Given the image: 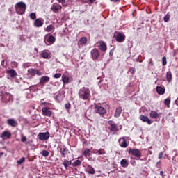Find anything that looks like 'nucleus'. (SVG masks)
I'll use <instances>...</instances> for the list:
<instances>
[{"label": "nucleus", "mask_w": 178, "mask_h": 178, "mask_svg": "<svg viewBox=\"0 0 178 178\" xmlns=\"http://www.w3.org/2000/svg\"><path fill=\"white\" fill-rule=\"evenodd\" d=\"M78 95L81 99L83 101H87V99H90V97H91V94L90 93V89L88 88L83 87L81 88L78 92Z\"/></svg>", "instance_id": "f257e3e1"}, {"label": "nucleus", "mask_w": 178, "mask_h": 178, "mask_svg": "<svg viewBox=\"0 0 178 178\" xmlns=\"http://www.w3.org/2000/svg\"><path fill=\"white\" fill-rule=\"evenodd\" d=\"M15 12L17 15H24L26 13V9L27 8V6L23 1H19L17 3L15 6Z\"/></svg>", "instance_id": "f03ea898"}, {"label": "nucleus", "mask_w": 178, "mask_h": 178, "mask_svg": "<svg viewBox=\"0 0 178 178\" xmlns=\"http://www.w3.org/2000/svg\"><path fill=\"white\" fill-rule=\"evenodd\" d=\"M128 153L131 154L132 156H136V158H141L143 156L141 151H140V149H138L130 148Z\"/></svg>", "instance_id": "7ed1b4c3"}, {"label": "nucleus", "mask_w": 178, "mask_h": 178, "mask_svg": "<svg viewBox=\"0 0 178 178\" xmlns=\"http://www.w3.org/2000/svg\"><path fill=\"white\" fill-rule=\"evenodd\" d=\"M108 124H109L108 129L110 130V131H113L114 133L119 131L118 125L115 123H114L113 121H112V120L108 121Z\"/></svg>", "instance_id": "20e7f679"}, {"label": "nucleus", "mask_w": 178, "mask_h": 178, "mask_svg": "<svg viewBox=\"0 0 178 178\" xmlns=\"http://www.w3.org/2000/svg\"><path fill=\"white\" fill-rule=\"evenodd\" d=\"M90 55L93 60H97L98 58H99L101 53L99 52V50H98V49H93L90 51Z\"/></svg>", "instance_id": "39448f33"}, {"label": "nucleus", "mask_w": 178, "mask_h": 178, "mask_svg": "<svg viewBox=\"0 0 178 178\" xmlns=\"http://www.w3.org/2000/svg\"><path fill=\"white\" fill-rule=\"evenodd\" d=\"M38 137L40 141H47L49 139V132L40 133Z\"/></svg>", "instance_id": "423d86ee"}, {"label": "nucleus", "mask_w": 178, "mask_h": 178, "mask_svg": "<svg viewBox=\"0 0 178 178\" xmlns=\"http://www.w3.org/2000/svg\"><path fill=\"white\" fill-rule=\"evenodd\" d=\"M51 10L54 13H58L59 10H62V6L58 3H54L51 7Z\"/></svg>", "instance_id": "0eeeda50"}, {"label": "nucleus", "mask_w": 178, "mask_h": 178, "mask_svg": "<svg viewBox=\"0 0 178 178\" xmlns=\"http://www.w3.org/2000/svg\"><path fill=\"white\" fill-rule=\"evenodd\" d=\"M28 73L31 75V76H35V74H37V76H42V73L41 72V71H40V70H37V69H34V68H30L28 70Z\"/></svg>", "instance_id": "6e6552de"}, {"label": "nucleus", "mask_w": 178, "mask_h": 178, "mask_svg": "<svg viewBox=\"0 0 178 178\" xmlns=\"http://www.w3.org/2000/svg\"><path fill=\"white\" fill-rule=\"evenodd\" d=\"M126 40V35L122 33H117L115 36V41L117 42H124V40Z\"/></svg>", "instance_id": "1a4fd4ad"}, {"label": "nucleus", "mask_w": 178, "mask_h": 178, "mask_svg": "<svg viewBox=\"0 0 178 178\" xmlns=\"http://www.w3.org/2000/svg\"><path fill=\"white\" fill-rule=\"evenodd\" d=\"M95 109L96 111V113H99V115H105V113H106V110L105 109V108L99 105L96 104L95 106Z\"/></svg>", "instance_id": "9d476101"}, {"label": "nucleus", "mask_w": 178, "mask_h": 178, "mask_svg": "<svg viewBox=\"0 0 178 178\" xmlns=\"http://www.w3.org/2000/svg\"><path fill=\"white\" fill-rule=\"evenodd\" d=\"M42 113L43 116H47L48 118H51L52 116V111L49 110L48 107H44L42 108Z\"/></svg>", "instance_id": "9b49d317"}, {"label": "nucleus", "mask_w": 178, "mask_h": 178, "mask_svg": "<svg viewBox=\"0 0 178 178\" xmlns=\"http://www.w3.org/2000/svg\"><path fill=\"white\" fill-rule=\"evenodd\" d=\"M149 117L152 119H155V122H159L161 120L160 115L158 113H156V111H151L149 113Z\"/></svg>", "instance_id": "f8f14e48"}, {"label": "nucleus", "mask_w": 178, "mask_h": 178, "mask_svg": "<svg viewBox=\"0 0 178 178\" xmlns=\"http://www.w3.org/2000/svg\"><path fill=\"white\" fill-rule=\"evenodd\" d=\"M44 25V20H42V18H38L36 20H35L33 23V26L35 27H42Z\"/></svg>", "instance_id": "ddd939ff"}, {"label": "nucleus", "mask_w": 178, "mask_h": 178, "mask_svg": "<svg viewBox=\"0 0 178 178\" xmlns=\"http://www.w3.org/2000/svg\"><path fill=\"white\" fill-rule=\"evenodd\" d=\"M3 99L5 102H9V101L13 100V96L10 93H4L3 95Z\"/></svg>", "instance_id": "4468645a"}, {"label": "nucleus", "mask_w": 178, "mask_h": 178, "mask_svg": "<svg viewBox=\"0 0 178 178\" xmlns=\"http://www.w3.org/2000/svg\"><path fill=\"white\" fill-rule=\"evenodd\" d=\"M8 126H10V127H16L17 126V121L13 118H10L7 120Z\"/></svg>", "instance_id": "2eb2a0df"}, {"label": "nucleus", "mask_w": 178, "mask_h": 178, "mask_svg": "<svg viewBox=\"0 0 178 178\" xmlns=\"http://www.w3.org/2000/svg\"><path fill=\"white\" fill-rule=\"evenodd\" d=\"M119 144L122 148H127L129 145L127 144V142L126 141V139L124 138H121L118 140Z\"/></svg>", "instance_id": "dca6fc26"}, {"label": "nucleus", "mask_w": 178, "mask_h": 178, "mask_svg": "<svg viewBox=\"0 0 178 178\" xmlns=\"http://www.w3.org/2000/svg\"><path fill=\"white\" fill-rule=\"evenodd\" d=\"M50 78L47 76H42L40 79V84L41 86H44V84H47V83H49Z\"/></svg>", "instance_id": "f3484780"}, {"label": "nucleus", "mask_w": 178, "mask_h": 178, "mask_svg": "<svg viewBox=\"0 0 178 178\" xmlns=\"http://www.w3.org/2000/svg\"><path fill=\"white\" fill-rule=\"evenodd\" d=\"M140 119L142 122L147 123V124H152V121L147 116L142 115L140 116Z\"/></svg>", "instance_id": "a211bd4d"}, {"label": "nucleus", "mask_w": 178, "mask_h": 178, "mask_svg": "<svg viewBox=\"0 0 178 178\" xmlns=\"http://www.w3.org/2000/svg\"><path fill=\"white\" fill-rule=\"evenodd\" d=\"M12 137V134L9 131H4L1 133V138H7L9 139Z\"/></svg>", "instance_id": "6ab92c4d"}, {"label": "nucleus", "mask_w": 178, "mask_h": 178, "mask_svg": "<svg viewBox=\"0 0 178 178\" xmlns=\"http://www.w3.org/2000/svg\"><path fill=\"white\" fill-rule=\"evenodd\" d=\"M99 48L102 52H106L107 47H106V43L104 41H100L99 42Z\"/></svg>", "instance_id": "aec40b11"}, {"label": "nucleus", "mask_w": 178, "mask_h": 178, "mask_svg": "<svg viewBox=\"0 0 178 178\" xmlns=\"http://www.w3.org/2000/svg\"><path fill=\"white\" fill-rule=\"evenodd\" d=\"M86 172L89 173V175H95V169H94V168H92L91 165L87 166Z\"/></svg>", "instance_id": "412c9836"}, {"label": "nucleus", "mask_w": 178, "mask_h": 178, "mask_svg": "<svg viewBox=\"0 0 178 178\" xmlns=\"http://www.w3.org/2000/svg\"><path fill=\"white\" fill-rule=\"evenodd\" d=\"M120 115H122V108L120 106H119L115 109V113L114 114V117L119 118V116H120Z\"/></svg>", "instance_id": "4be33fe9"}, {"label": "nucleus", "mask_w": 178, "mask_h": 178, "mask_svg": "<svg viewBox=\"0 0 178 178\" xmlns=\"http://www.w3.org/2000/svg\"><path fill=\"white\" fill-rule=\"evenodd\" d=\"M63 165L65 169H66V170H67L69 166H70V165H72V161L64 160Z\"/></svg>", "instance_id": "5701e85b"}, {"label": "nucleus", "mask_w": 178, "mask_h": 178, "mask_svg": "<svg viewBox=\"0 0 178 178\" xmlns=\"http://www.w3.org/2000/svg\"><path fill=\"white\" fill-rule=\"evenodd\" d=\"M87 44V38L86 37H82L78 42V45H84Z\"/></svg>", "instance_id": "b1692460"}, {"label": "nucleus", "mask_w": 178, "mask_h": 178, "mask_svg": "<svg viewBox=\"0 0 178 178\" xmlns=\"http://www.w3.org/2000/svg\"><path fill=\"white\" fill-rule=\"evenodd\" d=\"M156 90L160 95H163V94H165V88H162L161 86H157Z\"/></svg>", "instance_id": "393cba45"}, {"label": "nucleus", "mask_w": 178, "mask_h": 178, "mask_svg": "<svg viewBox=\"0 0 178 178\" xmlns=\"http://www.w3.org/2000/svg\"><path fill=\"white\" fill-rule=\"evenodd\" d=\"M120 165L122 168H127L129 166V162H127L126 159H123L120 161Z\"/></svg>", "instance_id": "a878e982"}, {"label": "nucleus", "mask_w": 178, "mask_h": 178, "mask_svg": "<svg viewBox=\"0 0 178 178\" xmlns=\"http://www.w3.org/2000/svg\"><path fill=\"white\" fill-rule=\"evenodd\" d=\"M8 74L10 75V77H16L17 76V73L13 69L8 70Z\"/></svg>", "instance_id": "bb28decb"}, {"label": "nucleus", "mask_w": 178, "mask_h": 178, "mask_svg": "<svg viewBox=\"0 0 178 178\" xmlns=\"http://www.w3.org/2000/svg\"><path fill=\"white\" fill-rule=\"evenodd\" d=\"M56 40L55 37L51 35L48 38L47 42H49V45H52V44L55 42Z\"/></svg>", "instance_id": "cd10ccee"}, {"label": "nucleus", "mask_w": 178, "mask_h": 178, "mask_svg": "<svg viewBox=\"0 0 178 178\" xmlns=\"http://www.w3.org/2000/svg\"><path fill=\"white\" fill-rule=\"evenodd\" d=\"M67 151H69V149H67L66 148V147H64L63 149L60 147V152L61 156H63V158H66V153H65V152H66Z\"/></svg>", "instance_id": "c85d7f7f"}, {"label": "nucleus", "mask_w": 178, "mask_h": 178, "mask_svg": "<svg viewBox=\"0 0 178 178\" xmlns=\"http://www.w3.org/2000/svg\"><path fill=\"white\" fill-rule=\"evenodd\" d=\"M62 81H63V84L69 83V76H67V75L63 74L62 76Z\"/></svg>", "instance_id": "c756f323"}, {"label": "nucleus", "mask_w": 178, "mask_h": 178, "mask_svg": "<svg viewBox=\"0 0 178 178\" xmlns=\"http://www.w3.org/2000/svg\"><path fill=\"white\" fill-rule=\"evenodd\" d=\"M53 30H55V26L51 24L47 26L45 31H47V33H51V31H53Z\"/></svg>", "instance_id": "7c9ffc66"}, {"label": "nucleus", "mask_w": 178, "mask_h": 178, "mask_svg": "<svg viewBox=\"0 0 178 178\" xmlns=\"http://www.w3.org/2000/svg\"><path fill=\"white\" fill-rule=\"evenodd\" d=\"M41 56L44 59H48L49 58V53H48L45 51H42Z\"/></svg>", "instance_id": "2f4dec72"}, {"label": "nucleus", "mask_w": 178, "mask_h": 178, "mask_svg": "<svg viewBox=\"0 0 178 178\" xmlns=\"http://www.w3.org/2000/svg\"><path fill=\"white\" fill-rule=\"evenodd\" d=\"M166 79L168 83H170L172 81V72L170 71L167 72Z\"/></svg>", "instance_id": "473e14b6"}, {"label": "nucleus", "mask_w": 178, "mask_h": 178, "mask_svg": "<svg viewBox=\"0 0 178 178\" xmlns=\"http://www.w3.org/2000/svg\"><path fill=\"white\" fill-rule=\"evenodd\" d=\"M96 154H98V155H105L106 151L104 149H99V150H97Z\"/></svg>", "instance_id": "72a5a7b5"}, {"label": "nucleus", "mask_w": 178, "mask_h": 178, "mask_svg": "<svg viewBox=\"0 0 178 178\" xmlns=\"http://www.w3.org/2000/svg\"><path fill=\"white\" fill-rule=\"evenodd\" d=\"M164 104L167 106V108H170V98H167L164 100Z\"/></svg>", "instance_id": "f704fd0d"}, {"label": "nucleus", "mask_w": 178, "mask_h": 178, "mask_svg": "<svg viewBox=\"0 0 178 178\" xmlns=\"http://www.w3.org/2000/svg\"><path fill=\"white\" fill-rule=\"evenodd\" d=\"M170 20V13H168L164 17V22H168Z\"/></svg>", "instance_id": "c9c22d12"}, {"label": "nucleus", "mask_w": 178, "mask_h": 178, "mask_svg": "<svg viewBox=\"0 0 178 178\" xmlns=\"http://www.w3.org/2000/svg\"><path fill=\"white\" fill-rule=\"evenodd\" d=\"M81 165V161L80 160H76L72 163V166L76 167L80 166Z\"/></svg>", "instance_id": "e433bc0d"}, {"label": "nucleus", "mask_w": 178, "mask_h": 178, "mask_svg": "<svg viewBox=\"0 0 178 178\" xmlns=\"http://www.w3.org/2000/svg\"><path fill=\"white\" fill-rule=\"evenodd\" d=\"M29 16H30V19H31V20L37 19V15H35V13H31Z\"/></svg>", "instance_id": "4c0bfd02"}, {"label": "nucleus", "mask_w": 178, "mask_h": 178, "mask_svg": "<svg viewBox=\"0 0 178 178\" xmlns=\"http://www.w3.org/2000/svg\"><path fill=\"white\" fill-rule=\"evenodd\" d=\"M41 154H42V156H45V157L49 156V152H48L47 150L42 151Z\"/></svg>", "instance_id": "58836bf2"}, {"label": "nucleus", "mask_w": 178, "mask_h": 178, "mask_svg": "<svg viewBox=\"0 0 178 178\" xmlns=\"http://www.w3.org/2000/svg\"><path fill=\"white\" fill-rule=\"evenodd\" d=\"M25 161H26V159L24 157H22L19 160L17 161V163L18 165H22V163H23V162H24Z\"/></svg>", "instance_id": "ea45409f"}, {"label": "nucleus", "mask_w": 178, "mask_h": 178, "mask_svg": "<svg viewBox=\"0 0 178 178\" xmlns=\"http://www.w3.org/2000/svg\"><path fill=\"white\" fill-rule=\"evenodd\" d=\"M83 155L86 156H90V149H86L83 151Z\"/></svg>", "instance_id": "a19ab883"}, {"label": "nucleus", "mask_w": 178, "mask_h": 178, "mask_svg": "<svg viewBox=\"0 0 178 178\" xmlns=\"http://www.w3.org/2000/svg\"><path fill=\"white\" fill-rule=\"evenodd\" d=\"M129 73H131V74H134V73H136V68L135 67H130L129 69Z\"/></svg>", "instance_id": "79ce46f5"}, {"label": "nucleus", "mask_w": 178, "mask_h": 178, "mask_svg": "<svg viewBox=\"0 0 178 178\" xmlns=\"http://www.w3.org/2000/svg\"><path fill=\"white\" fill-rule=\"evenodd\" d=\"M65 108L67 111L70 110V108H72V104L70 103H67L65 104Z\"/></svg>", "instance_id": "37998d69"}, {"label": "nucleus", "mask_w": 178, "mask_h": 178, "mask_svg": "<svg viewBox=\"0 0 178 178\" xmlns=\"http://www.w3.org/2000/svg\"><path fill=\"white\" fill-rule=\"evenodd\" d=\"M162 63L163 66H166L168 61L166 60V58L164 56L162 58Z\"/></svg>", "instance_id": "c03bdc74"}, {"label": "nucleus", "mask_w": 178, "mask_h": 178, "mask_svg": "<svg viewBox=\"0 0 178 178\" xmlns=\"http://www.w3.org/2000/svg\"><path fill=\"white\" fill-rule=\"evenodd\" d=\"M42 105H44V106H52V104L48 103L47 102H42Z\"/></svg>", "instance_id": "a18cd8bd"}, {"label": "nucleus", "mask_w": 178, "mask_h": 178, "mask_svg": "<svg viewBox=\"0 0 178 178\" xmlns=\"http://www.w3.org/2000/svg\"><path fill=\"white\" fill-rule=\"evenodd\" d=\"M165 152H161L159 154V159H162V158H163V155H164Z\"/></svg>", "instance_id": "49530a36"}, {"label": "nucleus", "mask_w": 178, "mask_h": 178, "mask_svg": "<svg viewBox=\"0 0 178 178\" xmlns=\"http://www.w3.org/2000/svg\"><path fill=\"white\" fill-rule=\"evenodd\" d=\"M62 76V74L58 73L54 75V79H59Z\"/></svg>", "instance_id": "de8ad7c7"}, {"label": "nucleus", "mask_w": 178, "mask_h": 178, "mask_svg": "<svg viewBox=\"0 0 178 178\" xmlns=\"http://www.w3.org/2000/svg\"><path fill=\"white\" fill-rule=\"evenodd\" d=\"M149 67H152L154 66V61H152V59H150L149 63H148Z\"/></svg>", "instance_id": "09e8293b"}, {"label": "nucleus", "mask_w": 178, "mask_h": 178, "mask_svg": "<svg viewBox=\"0 0 178 178\" xmlns=\"http://www.w3.org/2000/svg\"><path fill=\"white\" fill-rule=\"evenodd\" d=\"M21 141H22V143H26V141H27V138H26V136H23L21 138Z\"/></svg>", "instance_id": "8fccbe9b"}, {"label": "nucleus", "mask_w": 178, "mask_h": 178, "mask_svg": "<svg viewBox=\"0 0 178 178\" xmlns=\"http://www.w3.org/2000/svg\"><path fill=\"white\" fill-rule=\"evenodd\" d=\"M58 2H59V3H65V2H66V0H57Z\"/></svg>", "instance_id": "3c124183"}, {"label": "nucleus", "mask_w": 178, "mask_h": 178, "mask_svg": "<svg viewBox=\"0 0 178 178\" xmlns=\"http://www.w3.org/2000/svg\"><path fill=\"white\" fill-rule=\"evenodd\" d=\"M89 3H91V5H92V3H94V2H95L97 0H88Z\"/></svg>", "instance_id": "603ef678"}, {"label": "nucleus", "mask_w": 178, "mask_h": 178, "mask_svg": "<svg viewBox=\"0 0 178 178\" xmlns=\"http://www.w3.org/2000/svg\"><path fill=\"white\" fill-rule=\"evenodd\" d=\"M111 2H120V0H110Z\"/></svg>", "instance_id": "864d4df0"}, {"label": "nucleus", "mask_w": 178, "mask_h": 178, "mask_svg": "<svg viewBox=\"0 0 178 178\" xmlns=\"http://www.w3.org/2000/svg\"><path fill=\"white\" fill-rule=\"evenodd\" d=\"M160 176H163V171H160Z\"/></svg>", "instance_id": "5fc2aeb1"}, {"label": "nucleus", "mask_w": 178, "mask_h": 178, "mask_svg": "<svg viewBox=\"0 0 178 178\" xmlns=\"http://www.w3.org/2000/svg\"><path fill=\"white\" fill-rule=\"evenodd\" d=\"M159 163H161V161L157 162L156 165H159Z\"/></svg>", "instance_id": "6e6d98bb"}]
</instances>
